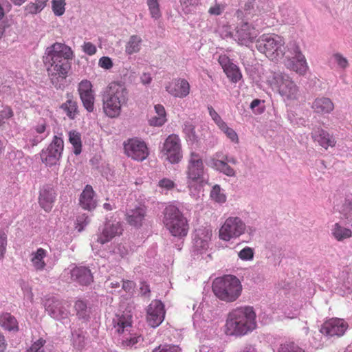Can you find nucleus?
I'll use <instances>...</instances> for the list:
<instances>
[{
  "instance_id": "obj_60",
  "label": "nucleus",
  "mask_w": 352,
  "mask_h": 352,
  "mask_svg": "<svg viewBox=\"0 0 352 352\" xmlns=\"http://www.w3.org/2000/svg\"><path fill=\"white\" fill-rule=\"evenodd\" d=\"M140 339V336H134L133 337H130L129 338H126L122 341V344L125 346H133L137 344Z\"/></svg>"
},
{
  "instance_id": "obj_58",
  "label": "nucleus",
  "mask_w": 352,
  "mask_h": 352,
  "mask_svg": "<svg viewBox=\"0 0 352 352\" xmlns=\"http://www.w3.org/2000/svg\"><path fill=\"white\" fill-rule=\"evenodd\" d=\"M83 50L85 54L91 56L96 54V46L90 42L85 43L83 46Z\"/></svg>"
},
{
  "instance_id": "obj_7",
  "label": "nucleus",
  "mask_w": 352,
  "mask_h": 352,
  "mask_svg": "<svg viewBox=\"0 0 352 352\" xmlns=\"http://www.w3.org/2000/svg\"><path fill=\"white\" fill-rule=\"evenodd\" d=\"M186 175L188 187H193L197 184H202L205 182L203 160L201 155L195 151L190 153Z\"/></svg>"
},
{
  "instance_id": "obj_8",
  "label": "nucleus",
  "mask_w": 352,
  "mask_h": 352,
  "mask_svg": "<svg viewBox=\"0 0 352 352\" xmlns=\"http://www.w3.org/2000/svg\"><path fill=\"white\" fill-rule=\"evenodd\" d=\"M245 230L246 226L239 217H228L219 229V239L229 241L232 239L239 237L245 233Z\"/></svg>"
},
{
  "instance_id": "obj_28",
  "label": "nucleus",
  "mask_w": 352,
  "mask_h": 352,
  "mask_svg": "<svg viewBox=\"0 0 352 352\" xmlns=\"http://www.w3.org/2000/svg\"><path fill=\"white\" fill-rule=\"evenodd\" d=\"M47 254V251L42 248H39L36 251L32 252L30 261L36 271H43L45 268L46 263L44 259Z\"/></svg>"
},
{
  "instance_id": "obj_12",
  "label": "nucleus",
  "mask_w": 352,
  "mask_h": 352,
  "mask_svg": "<svg viewBox=\"0 0 352 352\" xmlns=\"http://www.w3.org/2000/svg\"><path fill=\"white\" fill-rule=\"evenodd\" d=\"M124 151L126 156L138 162L144 161L149 155V150L145 142L137 138L124 142Z\"/></svg>"
},
{
  "instance_id": "obj_34",
  "label": "nucleus",
  "mask_w": 352,
  "mask_h": 352,
  "mask_svg": "<svg viewBox=\"0 0 352 352\" xmlns=\"http://www.w3.org/2000/svg\"><path fill=\"white\" fill-rule=\"evenodd\" d=\"M69 140L74 147V153L76 155H79L82 151V141L80 134L76 131H69Z\"/></svg>"
},
{
  "instance_id": "obj_50",
  "label": "nucleus",
  "mask_w": 352,
  "mask_h": 352,
  "mask_svg": "<svg viewBox=\"0 0 352 352\" xmlns=\"http://www.w3.org/2000/svg\"><path fill=\"white\" fill-rule=\"evenodd\" d=\"M225 8L224 5L216 3L213 6L209 8L208 13L210 15L219 16L223 12Z\"/></svg>"
},
{
  "instance_id": "obj_55",
  "label": "nucleus",
  "mask_w": 352,
  "mask_h": 352,
  "mask_svg": "<svg viewBox=\"0 0 352 352\" xmlns=\"http://www.w3.org/2000/svg\"><path fill=\"white\" fill-rule=\"evenodd\" d=\"M48 0H36V4H32L31 6L33 8V10H31L32 13H37L41 12L46 5V3Z\"/></svg>"
},
{
  "instance_id": "obj_14",
  "label": "nucleus",
  "mask_w": 352,
  "mask_h": 352,
  "mask_svg": "<svg viewBox=\"0 0 352 352\" xmlns=\"http://www.w3.org/2000/svg\"><path fill=\"white\" fill-rule=\"evenodd\" d=\"M349 327L348 323L343 319L332 318L326 320L321 326L320 331L329 337H340Z\"/></svg>"
},
{
  "instance_id": "obj_4",
  "label": "nucleus",
  "mask_w": 352,
  "mask_h": 352,
  "mask_svg": "<svg viewBox=\"0 0 352 352\" xmlns=\"http://www.w3.org/2000/svg\"><path fill=\"white\" fill-rule=\"evenodd\" d=\"M163 223L170 234L178 238L188 234L189 225L184 214L174 205L167 206L163 212Z\"/></svg>"
},
{
  "instance_id": "obj_52",
  "label": "nucleus",
  "mask_w": 352,
  "mask_h": 352,
  "mask_svg": "<svg viewBox=\"0 0 352 352\" xmlns=\"http://www.w3.org/2000/svg\"><path fill=\"white\" fill-rule=\"evenodd\" d=\"M333 57L340 67L345 69L348 67L349 63L347 59L342 56L340 54L336 53L333 55Z\"/></svg>"
},
{
  "instance_id": "obj_49",
  "label": "nucleus",
  "mask_w": 352,
  "mask_h": 352,
  "mask_svg": "<svg viewBox=\"0 0 352 352\" xmlns=\"http://www.w3.org/2000/svg\"><path fill=\"white\" fill-rule=\"evenodd\" d=\"M254 256V252L252 248L247 247L241 250L239 252V257L245 261L252 259Z\"/></svg>"
},
{
  "instance_id": "obj_48",
  "label": "nucleus",
  "mask_w": 352,
  "mask_h": 352,
  "mask_svg": "<svg viewBox=\"0 0 352 352\" xmlns=\"http://www.w3.org/2000/svg\"><path fill=\"white\" fill-rule=\"evenodd\" d=\"M221 130L227 135L229 139H230L231 141L234 142H238V135L232 128L228 127L227 124H226L221 129Z\"/></svg>"
},
{
  "instance_id": "obj_24",
  "label": "nucleus",
  "mask_w": 352,
  "mask_h": 352,
  "mask_svg": "<svg viewBox=\"0 0 352 352\" xmlns=\"http://www.w3.org/2000/svg\"><path fill=\"white\" fill-rule=\"evenodd\" d=\"M79 205L86 210H92L97 206V201L95 199V192L90 185H86L80 195Z\"/></svg>"
},
{
  "instance_id": "obj_30",
  "label": "nucleus",
  "mask_w": 352,
  "mask_h": 352,
  "mask_svg": "<svg viewBox=\"0 0 352 352\" xmlns=\"http://www.w3.org/2000/svg\"><path fill=\"white\" fill-rule=\"evenodd\" d=\"M331 235L338 241H343L352 236L350 228L342 226L340 223H336L331 228Z\"/></svg>"
},
{
  "instance_id": "obj_33",
  "label": "nucleus",
  "mask_w": 352,
  "mask_h": 352,
  "mask_svg": "<svg viewBox=\"0 0 352 352\" xmlns=\"http://www.w3.org/2000/svg\"><path fill=\"white\" fill-rule=\"evenodd\" d=\"M166 121V111H151L148 116L149 124L153 126H161Z\"/></svg>"
},
{
  "instance_id": "obj_26",
  "label": "nucleus",
  "mask_w": 352,
  "mask_h": 352,
  "mask_svg": "<svg viewBox=\"0 0 352 352\" xmlns=\"http://www.w3.org/2000/svg\"><path fill=\"white\" fill-rule=\"evenodd\" d=\"M72 278L82 285H88L94 278L90 270L86 267H76L71 272Z\"/></svg>"
},
{
  "instance_id": "obj_17",
  "label": "nucleus",
  "mask_w": 352,
  "mask_h": 352,
  "mask_svg": "<svg viewBox=\"0 0 352 352\" xmlns=\"http://www.w3.org/2000/svg\"><path fill=\"white\" fill-rule=\"evenodd\" d=\"M254 30V28L248 22H242L236 28L232 37L239 44L248 45L256 37Z\"/></svg>"
},
{
  "instance_id": "obj_3",
  "label": "nucleus",
  "mask_w": 352,
  "mask_h": 352,
  "mask_svg": "<svg viewBox=\"0 0 352 352\" xmlns=\"http://www.w3.org/2000/svg\"><path fill=\"white\" fill-rule=\"evenodd\" d=\"M212 291L221 300L232 302L241 296L242 285L235 276L226 275L215 278L212 283Z\"/></svg>"
},
{
  "instance_id": "obj_31",
  "label": "nucleus",
  "mask_w": 352,
  "mask_h": 352,
  "mask_svg": "<svg viewBox=\"0 0 352 352\" xmlns=\"http://www.w3.org/2000/svg\"><path fill=\"white\" fill-rule=\"evenodd\" d=\"M221 153H216L215 157L212 159V166L220 172H222L228 176H234L235 175L234 170L230 167L225 160H221Z\"/></svg>"
},
{
  "instance_id": "obj_53",
  "label": "nucleus",
  "mask_w": 352,
  "mask_h": 352,
  "mask_svg": "<svg viewBox=\"0 0 352 352\" xmlns=\"http://www.w3.org/2000/svg\"><path fill=\"white\" fill-rule=\"evenodd\" d=\"M218 62L222 67L223 71L225 70V69L228 68L230 65L233 64V63L231 62L229 57L226 54L220 55L218 58Z\"/></svg>"
},
{
  "instance_id": "obj_45",
  "label": "nucleus",
  "mask_w": 352,
  "mask_h": 352,
  "mask_svg": "<svg viewBox=\"0 0 352 352\" xmlns=\"http://www.w3.org/2000/svg\"><path fill=\"white\" fill-rule=\"evenodd\" d=\"M46 341L43 338H39L37 341L34 342L30 348L26 352H45L43 346Z\"/></svg>"
},
{
  "instance_id": "obj_21",
  "label": "nucleus",
  "mask_w": 352,
  "mask_h": 352,
  "mask_svg": "<svg viewBox=\"0 0 352 352\" xmlns=\"http://www.w3.org/2000/svg\"><path fill=\"white\" fill-rule=\"evenodd\" d=\"M311 134L313 140L325 150L329 147H334L336 144L334 136L320 127L314 129Z\"/></svg>"
},
{
  "instance_id": "obj_22",
  "label": "nucleus",
  "mask_w": 352,
  "mask_h": 352,
  "mask_svg": "<svg viewBox=\"0 0 352 352\" xmlns=\"http://www.w3.org/2000/svg\"><path fill=\"white\" fill-rule=\"evenodd\" d=\"M45 311L54 318L60 319L67 317V311L63 302L54 297L47 298L44 303Z\"/></svg>"
},
{
  "instance_id": "obj_61",
  "label": "nucleus",
  "mask_w": 352,
  "mask_h": 352,
  "mask_svg": "<svg viewBox=\"0 0 352 352\" xmlns=\"http://www.w3.org/2000/svg\"><path fill=\"white\" fill-rule=\"evenodd\" d=\"M118 253L122 258L129 255L131 251L130 248L128 246L123 244H120L118 245Z\"/></svg>"
},
{
  "instance_id": "obj_62",
  "label": "nucleus",
  "mask_w": 352,
  "mask_h": 352,
  "mask_svg": "<svg viewBox=\"0 0 352 352\" xmlns=\"http://www.w3.org/2000/svg\"><path fill=\"white\" fill-rule=\"evenodd\" d=\"M135 287L134 282L131 280H125L122 283V289L126 292H131Z\"/></svg>"
},
{
  "instance_id": "obj_46",
  "label": "nucleus",
  "mask_w": 352,
  "mask_h": 352,
  "mask_svg": "<svg viewBox=\"0 0 352 352\" xmlns=\"http://www.w3.org/2000/svg\"><path fill=\"white\" fill-rule=\"evenodd\" d=\"M7 247V234L4 231L0 230V260L4 257Z\"/></svg>"
},
{
  "instance_id": "obj_27",
  "label": "nucleus",
  "mask_w": 352,
  "mask_h": 352,
  "mask_svg": "<svg viewBox=\"0 0 352 352\" xmlns=\"http://www.w3.org/2000/svg\"><path fill=\"white\" fill-rule=\"evenodd\" d=\"M212 230L210 228L199 229L196 231L194 239L197 248L206 250L208 248V243L212 237Z\"/></svg>"
},
{
  "instance_id": "obj_37",
  "label": "nucleus",
  "mask_w": 352,
  "mask_h": 352,
  "mask_svg": "<svg viewBox=\"0 0 352 352\" xmlns=\"http://www.w3.org/2000/svg\"><path fill=\"white\" fill-rule=\"evenodd\" d=\"M146 3L151 17L155 19H159L161 16V12L158 0H146Z\"/></svg>"
},
{
  "instance_id": "obj_57",
  "label": "nucleus",
  "mask_w": 352,
  "mask_h": 352,
  "mask_svg": "<svg viewBox=\"0 0 352 352\" xmlns=\"http://www.w3.org/2000/svg\"><path fill=\"white\" fill-rule=\"evenodd\" d=\"M73 345L78 350L83 349L85 346V337L80 335H77V336L74 339Z\"/></svg>"
},
{
  "instance_id": "obj_40",
  "label": "nucleus",
  "mask_w": 352,
  "mask_h": 352,
  "mask_svg": "<svg viewBox=\"0 0 352 352\" xmlns=\"http://www.w3.org/2000/svg\"><path fill=\"white\" fill-rule=\"evenodd\" d=\"M278 352H305V351L293 342L280 344Z\"/></svg>"
},
{
  "instance_id": "obj_43",
  "label": "nucleus",
  "mask_w": 352,
  "mask_h": 352,
  "mask_svg": "<svg viewBox=\"0 0 352 352\" xmlns=\"http://www.w3.org/2000/svg\"><path fill=\"white\" fill-rule=\"evenodd\" d=\"M88 223L89 220L87 214H82L81 215H78L75 223V229L80 232L84 230V228Z\"/></svg>"
},
{
  "instance_id": "obj_18",
  "label": "nucleus",
  "mask_w": 352,
  "mask_h": 352,
  "mask_svg": "<svg viewBox=\"0 0 352 352\" xmlns=\"http://www.w3.org/2000/svg\"><path fill=\"white\" fill-rule=\"evenodd\" d=\"M89 80H82L78 85V91L86 110H94L95 101L94 91Z\"/></svg>"
},
{
  "instance_id": "obj_63",
  "label": "nucleus",
  "mask_w": 352,
  "mask_h": 352,
  "mask_svg": "<svg viewBox=\"0 0 352 352\" xmlns=\"http://www.w3.org/2000/svg\"><path fill=\"white\" fill-rule=\"evenodd\" d=\"M140 80L142 84L149 85L152 81V78L150 74L143 73L140 76Z\"/></svg>"
},
{
  "instance_id": "obj_32",
  "label": "nucleus",
  "mask_w": 352,
  "mask_h": 352,
  "mask_svg": "<svg viewBox=\"0 0 352 352\" xmlns=\"http://www.w3.org/2000/svg\"><path fill=\"white\" fill-rule=\"evenodd\" d=\"M311 107L317 110H333L334 105L329 98L322 96L314 100Z\"/></svg>"
},
{
  "instance_id": "obj_64",
  "label": "nucleus",
  "mask_w": 352,
  "mask_h": 352,
  "mask_svg": "<svg viewBox=\"0 0 352 352\" xmlns=\"http://www.w3.org/2000/svg\"><path fill=\"white\" fill-rule=\"evenodd\" d=\"M7 349V343L5 336L0 331V352H5Z\"/></svg>"
},
{
  "instance_id": "obj_11",
  "label": "nucleus",
  "mask_w": 352,
  "mask_h": 352,
  "mask_svg": "<svg viewBox=\"0 0 352 352\" xmlns=\"http://www.w3.org/2000/svg\"><path fill=\"white\" fill-rule=\"evenodd\" d=\"M162 152L170 164L179 163L183 157L179 136L176 134L168 135L164 142Z\"/></svg>"
},
{
  "instance_id": "obj_54",
  "label": "nucleus",
  "mask_w": 352,
  "mask_h": 352,
  "mask_svg": "<svg viewBox=\"0 0 352 352\" xmlns=\"http://www.w3.org/2000/svg\"><path fill=\"white\" fill-rule=\"evenodd\" d=\"M98 65L100 67L104 69H109L113 67V63L111 59L107 56H102L100 58Z\"/></svg>"
},
{
  "instance_id": "obj_41",
  "label": "nucleus",
  "mask_w": 352,
  "mask_h": 352,
  "mask_svg": "<svg viewBox=\"0 0 352 352\" xmlns=\"http://www.w3.org/2000/svg\"><path fill=\"white\" fill-rule=\"evenodd\" d=\"M62 110H77L78 104L76 100L74 99L72 95L67 94V100L60 105Z\"/></svg>"
},
{
  "instance_id": "obj_47",
  "label": "nucleus",
  "mask_w": 352,
  "mask_h": 352,
  "mask_svg": "<svg viewBox=\"0 0 352 352\" xmlns=\"http://www.w3.org/2000/svg\"><path fill=\"white\" fill-rule=\"evenodd\" d=\"M184 132L186 135L187 138L191 141H195L197 137L195 135V127L192 124L187 123L185 124L184 128Z\"/></svg>"
},
{
  "instance_id": "obj_16",
  "label": "nucleus",
  "mask_w": 352,
  "mask_h": 352,
  "mask_svg": "<svg viewBox=\"0 0 352 352\" xmlns=\"http://www.w3.org/2000/svg\"><path fill=\"white\" fill-rule=\"evenodd\" d=\"M123 225L119 221H108L104 224L102 232L98 235L97 241L104 244L114 237L120 236L123 232Z\"/></svg>"
},
{
  "instance_id": "obj_38",
  "label": "nucleus",
  "mask_w": 352,
  "mask_h": 352,
  "mask_svg": "<svg viewBox=\"0 0 352 352\" xmlns=\"http://www.w3.org/2000/svg\"><path fill=\"white\" fill-rule=\"evenodd\" d=\"M66 2L65 0H52V8L54 14L57 16L63 15L65 11Z\"/></svg>"
},
{
  "instance_id": "obj_39",
  "label": "nucleus",
  "mask_w": 352,
  "mask_h": 352,
  "mask_svg": "<svg viewBox=\"0 0 352 352\" xmlns=\"http://www.w3.org/2000/svg\"><path fill=\"white\" fill-rule=\"evenodd\" d=\"M210 197L217 203H224L226 201V196L221 192L220 186L214 185L210 192Z\"/></svg>"
},
{
  "instance_id": "obj_5",
  "label": "nucleus",
  "mask_w": 352,
  "mask_h": 352,
  "mask_svg": "<svg viewBox=\"0 0 352 352\" xmlns=\"http://www.w3.org/2000/svg\"><path fill=\"white\" fill-rule=\"evenodd\" d=\"M256 47L272 60L283 58L287 52L284 41L276 34L261 35L256 41Z\"/></svg>"
},
{
  "instance_id": "obj_9",
  "label": "nucleus",
  "mask_w": 352,
  "mask_h": 352,
  "mask_svg": "<svg viewBox=\"0 0 352 352\" xmlns=\"http://www.w3.org/2000/svg\"><path fill=\"white\" fill-rule=\"evenodd\" d=\"M284 57L287 59L285 65L287 68L299 74H304L306 72L307 68L306 59L295 43L289 45L288 50Z\"/></svg>"
},
{
  "instance_id": "obj_25",
  "label": "nucleus",
  "mask_w": 352,
  "mask_h": 352,
  "mask_svg": "<svg viewBox=\"0 0 352 352\" xmlns=\"http://www.w3.org/2000/svg\"><path fill=\"white\" fill-rule=\"evenodd\" d=\"M56 193L54 188L50 186H44L41 190L38 203L46 212H50L55 201Z\"/></svg>"
},
{
  "instance_id": "obj_1",
  "label": "nucleus",
  "mask_w": 352,
  "mask_h": 352,
  "mask_svg": "<svg viewBox=\"0 0 352 352\" xmlns=\"http://www.w3.org/2000/svg\"><path fill=\"white\" fill-rule=\"evenodd\" d=\"M73 56L71 47L65 43L56 42L46 48L43 61L50 81L56 89L65 87Z\"/></svg>"
},
{
  "instance_id": "obj_51",
  "label": "nucleus",
  "mask_w": 352,
  "mask_h": 352,
  "mask_svg": "<svg viewBox=\"0 0 352 352\" xmlns=\"http://www.w3.org/2000/svg\"><path fill=\"white\" fill-rule=\"evenodd\" d=\"M158 186L162 188L169 190L175 187V184L173 180L168 178H163L159 181Z\"/></svg>"
},
{
  "instance_id": "obj_36",
  "label": "nucleus",
  "mask_w": 352,
  "mask_h": 352,
  "mask_svg": "<svg viewBox=\"0 0 352 352\" xmlns=\"http://www.w3.org/2000/svg\"><path fill=\"white\" fill-rule=\"evenodd\" d=\"M140 42L141 38L139 36H138L137 35L131 36L126 46V52L129 54H132L138 52L140 49Z\"/></svg>"
},
{
  "instance_id": "obj_6",
  "label": "nucleus",
  "mask_w": 352,
  "mask_h": 352,
  "mask_svg": "<svg viewBox=\"0 0 352 352\" xmlns=\"http://www.w3.org/2000/svg\"><path fill=\"white\" fill-rule=\"evenodd\" d=\"M127 91L124 86L117 82H111L102 94L103 110H121L126 103Z\"/></svg>"
},
{
  "instance_id": "obj_15",
  "label": "nucleus",
  "mask_w": 352,
  "mask_h": 352,
  "mask_svg": "<svg viewBox=\"0 0 352 352\" xmlns=\"http://www.w3.org/2000/svg\"><path fill=\"white\" fill-rule=\"evenodd\" d=\"M165 317L164 304L161 300H154L148 305L147 309L146 320L151 327L159 326Z\"/></svg>"
},
{
  "instance_id": "obj_35",
  "label": "nucleus",
  "mask_w": 352,
  "mask_h": 352,
  "mask_svg": "<svg viewBox=\"0 0 352 352\" xmlns=\"http://www.w3.org/2000/svg\"><path fill=\"white\" fill-rule=\"evenodd\" d=\"M223 72L232 82H237L242 78L239 68L234 63L225 69Z\"/></svg>"
},
{
  "instance_id": "obj_29",
  "label": "nucleus",
  "mask_w": 352,
  "mask_h": 352,
  "mask_svg": "<svg viewBox=\"0 0 352 352\" xmlns=\"http://www.w3.org/2000/svg\"><path fill=\"white\" fill-rule=\"evenodd\" d=\"M0 326L8 331L16 332L19 331L18 321L10 313H3L0 316Z\"/></svg>"
},
{
  "instance_id": "obj_44",
  "label": "nucleus",
  "mask_w": 352,
  "mask_h": 352,
  "mask_svg": "<svg viewBox=\"0 0 352 352\" xmlns=\"http://www.w3.org/2000/svg\"><path fill=\"white\" fill-rule=\"evenodd\" d=\"M77 315L80 318H85L87 316V304L82 300H77L74 305Z\"/></svg>"
},
{
  "instance_id": "obj_56",
  "label": "nucleus",
  "mask_w": 352,
  "mask_h": 352,
  "mask_svg": "<svg viewBox=\"0 0 352 352\" xmlns=\"http://www.w3.org/2000/svg\"><path fill=\"white\" fill-rule=\"evenodd\" d=\"M256 0H248L245 2L243 10L246 12V14H256V10L254 9V3Z\"/></svg>"
},
{
  "instance_id": "obj_2",
  "label": "nucleus",
  "mask_w": 352,
  "mask_h": 352,
  "mask_svg": "<svg viewBox=\"0 0 352 352\" xmlns=\"http://www.w3.org/2000/svg\"><path fill=\"white\" fill-rule=\"evenodd\" d=\"M256 314L252 307H238L228 316L225 333L228 336H243L256 327Z\"/></svg>"
},
{
  "instance_id": "obj_42",
  "label": "nucleus",
  "mask_w": 352,
  "mask_h": 352,
  "mask_svg": "<svg viewBox=\"0 0 352 352\" xmlns=\"http://www.w3.org/2000/svg\"><path fill=\"white\" fill-rule=\"evenodd\" d=\"M152 352H181V349L177 345L161 344L155 348Z\"/></svg>"
},
{
  "instance_id": "obj_13",
  "label": "nucleus",
  "mask_w": 352,
  "mask_h": 352,
  "mask_svg": "<svg viewBox=\"0 0 352 352\" xmlns=\"http://www.w3.org/2000/svg\"><path fill=\"white\" fill-rule=\"evenodd\" d=\"M64 142L61 138L54 136L46 151L41 154L42 161L47 165L52 166L59 160L63 151Z\"/></svg>"
},
{
  "instance_id": "obj_19",
  "label": "nucleus",
  "mask_w": 352,
  "mask_h": 352,
  "mask_svg": "<svg viewBox=\"0 0 352 352\" xmlns=\"http://www.w3.org/2000/svg\"><path fill=\"white\" fill-rule=\"evenodd\" d=\"M133 316L130 311H124L116 314L113 319V327L115 332L123 334L130 332L132 329Z\"/></svg>"
},
{
  "instance_id": "obj_10",
  "label": "nucleus",
  "mask_w": 352,
  "mask_h": 352,
  "mask_svg": "<svg viewBox=\"0 0 352 352\" xmlns=\"http://www.w3.org/2000/svg\"><path fill=\"white\" fill-rule=\"evenodd\" d=\"M274 83L278 87L280 95L284 99L294 100L298 96V87L291 78L281 72H274L272 74Z\"/></svg>"
},
{
  "instance_id": "obj_59",
  "label": "nucleus",
  "mask_w": 352,
  "mask_h": 352,
  "mask_svg": "<svg viewBox=\"0 0 352 352\" xmlns=\"http://www.w3.org/2000/svg\"><path fill=\"white\" fill-rule=\"evenodd\" d=\"M210 114L212 120L218 125V126L219 127L220 129L226 124L221 120V117L218 115L217 111H210Z\"/></svg>"
},
{
  "instance_id": "obj_20",
  "label": "nucleus",
  "mask_w": 352,
  "mask_h": 352,
  "mask_svg": "<svg viewBox=\"0 0 352 352\" xmlns=\"http://www.w3.org/2000/svg\"><path fill=\"white\" fill-rule=\"evenodd\" d=\"M146 217V207L144 206H139L126 211L125 220L131 226L140 228L143 226Z\"/></svg>"
},
{
  "instance_id": "obj_23",
  "label": "nucleus",
  "mask_w": 352,
  "mask_h": 352,
  "mask_svg": "<svg viewBox=\"0 0 352 352\" xmlns=\"http://www.w3.org/2000/svg\"><path fill=\"white\" fill-rule=\"evenodd\" d=\"M166 90L175 97L184 98L189 94L190 85L186 80L177 78L169 82Z\"/></svg>"
}]
</instances>
